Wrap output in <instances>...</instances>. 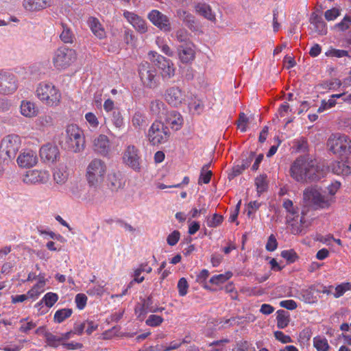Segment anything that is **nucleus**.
Here are the masks:
<instances>
[{
    "instance_id": "f257e3e1",
    "label": "nucleus",
    "mask_w": 351,
    "mask_h": 351,
    "mask_svg": "<svg viewBox=\"0 0 351 351\" xmlns=\"http://www.w3.org/2000/svg\"><path fill=\"white\" fill-rule=\"evenodd\" d=\"M327 173L324 165L318 162L308 156L298 157L290 167V175L298 182L307 183L318 181Z\"/></svg>"
},
{
    "instance_id": "f03ea898",
    "label": "nucleus",
    "mask_w": 351,
    "mask_h": 351,
    "mask_svg": "<svg viewBox=\"0 0 351 351\" xmlns=\"http://www.w3.org/2000/svg\"><path fill=\"white\" fill-rule=\"evenodd\" d=\"M339 187V182L330 184L328 188L329 194H323L313 187L308 188L304 191L303 199L306 205L313 206L315 208H328L331 204L332 196L336 193Z\"/></svg>"
},
{
    "instance_id": "7ed1b4c3",
    "label": "nucleus",
    "mask_w": 351,
    "mask_h": 351,
    "mask_svg": "<svg viewBox=\"0 0 351 351\" xmlns=\"http://www.w3.org/2000/svg\"><path fill=\"white\" fill-rule=\"evenodd\" d=\"M35 94L43 104L50 107L58 106L62 98L60 90L49 82H40L36 86Z\"/></svg>"
},
{
    "instance_id": "20e7f679",
    "label": "nucleus",
    "mask_w": 351,
    "mask_h": 351,
    "mask_svg": "<svg viewBox=\"0 0 351 351\" xmlns=\"http://www.w3.org/2000/svg\"><path fill=\"white\" fill-rule=\"evenodd\" d=\"M107 172L106 162L99 158L93 159L86 169V179L90 186L97 187L104 180Z\"/></svg>"
},
{
    "instance_id": "39448f33",
    "label": "nucleus",
    "mask_w": 351,
    "mask_h": 351,
    "mask_svg": "<svg viewBox=\"0 0 351 351\" xmlns=\"http://www.w3.org/2000/svg\"><path fill=\"white\" fill-rule=\"evenodd\" d=\"M85 140L82 130L76 125H69L66 130L65 149L74 152H80L84 149Z\"/></svg>"
},
{
    "instance_id": "423d86ee",
    "label": "nucleus",
    "mask_w": 351,
    "mask_h": 351,
    "mask_svg": "<svg viewBox=\"0 0 351 351\" xmlns=\"http://www.w3.org/2000/svg\"><path fill=\"white\" fill-rule=\"evenodd\" d=\"M138 75L144 87L149 89L157 88L160 83V77L154 65L148 62H143L138 66Z\"/></svg>"
},
{
    "instance_id": "0eeeda50",
    "label": "nucleus",
    "mask_w": 351,
    "mask_h": 351,
    "mask_svg": "<svg viewBox=\"0 0 351 351\" xmlns=\"http://www.w3.org/2000/svg\"><path fill=\"white\" fill-rule=\"evenodd\" d=\"M327 146L335 154L347 156L351 154V140L345 134H332L328 139Z\"/></svg>"
},
{
    "instance_id": "6e6552de",
    "label": "nucleus",
    "mask_w": 351,
    "mask_h": 351,
    "mask_svg": "<svg viewBox=\"0 0 351 351\" xmlns=\"http://www.w3.org/2000/svg\"><path fill=\"white\" fill-rule=\"evenodd\" d=\"M76 60L75 50L63 46L56 50L53 57V64L57 69L64 70L72 65Z\"/></svg>"
},
{
    "instance_id": "1a4fd4ad",
    "label": "nucleus",
    "mask_w": 351,
    "mask_h": 351,
    "mask_svg": "<svg viewBox=\"0 0 351 351\" xmlns=\"http://www.w3.org/2000/svg\"><path fill=\"white\" fill-rule=\"evenodd\" d=\"M21 144V138L16 134H9L5 136L0 144V156L3 160L14 159Z\"/></svg>"
},
{
    "instance_id": "9d476101",
    "label": "nucleus",
    "mask_w": 351,
    "mask_h": 351,
    "mask_svg": "<svg viewBox=\"0 0 351 351\" xmlns=\"http://www.w3.org/2000/svg\"><path fill=\"white\" fill-rule=\"evenodd\" d=\"M170 134L167 125L160 121H155L148 130L147 137L149 142L156 145L166 143Z\"/></svg>"
},
{
    "instance_id": "9b49d317",
    "label": "nucleus",
    "mask_w": 351,
    "mask_h": 351,
    "mask_svg": "<svg viewBox=\"0 0 351 351\" xmlns=\"http://www.w3.org/2000/svg\"><path fill=\"white\" fill-rule=\"evenodd\" d=\"M123 162L136 172L142 169V160L140 151L134 145H130L123 152Z\"/></svg>"
},
{
    "instance_id": "f8f14e48",
    "label": "nucleus",
    "mask_w": 351,
    "mask_h": 351,
    "mask_svg": "<svg viewBox=\"0 0 351 351\" xmlns=\"http://www.w3.org/2000/svg\"><path fill=\"white\" fill-rule=\"evenodd\" d=\"M164 98L169 105L178 107L185 101V94L180 87L173 86L165 90Z\"/></svg>"
},
{
    "instance_id": "ddd939ff",
    "label": "nucleus",
    "mask_w": 351,
    "mask_h": 351,
    "mask_svg": "<svg viewBox=\"0 0 351 351\" xmlns=\"http://www.w3.org/2000/svg\"><path fill=\"white\" fill-rule=\"evenodd\" d=\"M17 87V79L14 74L0 71V93L11 94Z\"/></svg>"
},
{
    "instance_id": "4468645a",
    "label": "nucleus",
    "mask_w": 351,
    "mask_h": 351,
    "mask_svg": "<svg viewBox=\"0 0 351 351\" xmlns=\"http://www.w3.org/2000/svg\"><path fill=\"white\" fill-rule=\"evenodd\" d=\"M148 19L155 26L165 32H169L172 29L169 19L158 10H152L148 14Z\"/></svg>"
},
{
    "instance_id": "2eb2a0df",
    "label": "nucleus",
    "mask_w": 351,
    "mask_h": 351,
    "mask_svg": "<svg viewBox=\"0 0 351 351\" xmlns=\"http://www.w3.org/2000/svg\"><path fill=\"white\" fill-rule=\"evenodd\" d=\"M49 174L46 171L30 170L23 178V182L28 184L45 183L49 179Z\"/></svg>"
},
{
    "instance_id": "dca6fc26",
    "label": "nucleus",
    "mask_w": 351,
    "mask_h": 351,
    "mask_svg": "<svg viewBox=\"0 0 351 351\" xmlns=\"http://www.w3.org/2000/svg\"><path fill=\"white\" fill-rule=\"evenodd\" d=\"M193 43L186 45H180L178 47V53L180 60L184 64L191 63L195 58V52Z\"/></svg>"
},
{
    "instance_id": "f3484780",
    "label": "nucleus",
    "mask_w": 351,
    "mask_h": 351,
    "mask_svg": "<svg viewBox=\"0 0 351 351\" xmlns=\"http://www.w3.org/2000/svg\"><path fill=\"white\" fill-rule=\"evenodd\" d=\"M38 162V157L35 152L26 149L21 152L17 158V163L23 168H29L34 166Z\"/></svg>"
},
{
    "instance_id": "a211bd4d",
    "label": "nucleus",
    "mask_w": 351,
    "mask_h": 351,
    "mask_svg": "<svg viewBox=\"0 0 351 351\" xmlns=\"http://www.w3.org/2000/svg\"><path fill=\"white\" fill-rule=\"evenodd\" d=\"M123 16L139 33L144 34L147 31L146 22L141 17L128 11H125Z\"/></svg>"
},
{
    "instance_id": "6ab92c4d",
    "label": "nucleus",
    "mask_w": 351,
    "mask_h": 351,
    "mask_svg": "<svg viewBox=\"0 0 351 351\" xmlns=\"http://www.w3.org/2000/svg\"><path fill=\"white\" fill-rule=\"evenodd\" d=\"M311 29L319 35H326L327 34L326 23L324 21L322 16L313 12L310 17Z\"/></svg>"
},
{
    "instance_id": "aec40b11",
    "label": "nucleus",
    "mask_w": 351,
    "mask_h": 351,
    "mask_svg": "<svg viewBox=\"0 0 351 351\" xmlns=\"http://www.w3.org/2000/svg\"><path fill=\"white\" fill-rule=\"evenodd\" d=\"M94 150L102 156H106L110 150V141L104 134L99 135L93 141Z\"/></svg>"
},
{
    "instance_id": "412c9836",
    "label": "nucleus",
    "mask_w": 351,
    "mask_h": 351,
    "mask_svg": "<svg viewBox=\"0 0 351 351\" xmlns=\"http://www.w3.org/2000/svg\"><path fill=\"white\" fill-rule=\"evenodd\" d=\"M176 16L183 21L185 25L191 31H197L198 25L195 20V17L186 10L178 9L176 11Z\"/></svg>"
},
{
    "instance_id": "4be33fe9",
    "label": "nucleus",
    "mask_w": 351,
    "mask_h": 351,
    "mask_svg": "<svg viewBox=\"0 0 351 351\" xmlns=\"http://www.w3.org/2000/svg\"><path fill=\"white\" fill-rule=\"evenodd\" d=\"M165 123L170 125L172 130L177 131L183 125V118L178 112L172 110L167 112Z\"/></svg>"
},
{
    "instance_id": "5701e85b",
    "label": "nucleus",
    "mask_w": 351,
    "mask_h": 351,
    "mask_svg": "<svg viewBox=\"0 0 351 351\" xmlns=\"http://www.w3.org/2000/svg\"><path fill=\"white\" fill-rule=\"evenodd\" d=\"M87 23L93 34L99 39L101 40L106 37V32L99 21L93 16L88 18Z\"/></svg>"
},
{
    "instance_id": "b1692460",
    "label": "nucleus",
    "mask_w": 351,
    "mask_h": 351,
    "mask_svg": "<svg viewBox=\"0 0 351 351\" xmlns=\"http://www.w3.org/2000/svg\"><path fill=\"white\" fill-rule=\"evenodd\" d=\"M60 26L61 32L59 37L61 41L65 44L73 43L75 40V36L69 25L61 21Z\"/></svg>"
},
{
    "instance_id": "393cba45",
    "label": "nucleus",
    "mask_w": 351,
    "mask_h": 351,
    "mask_svg": "<svg viewBox=\"0 0 351 351\" xmlns=\"http://www.w3.org/2000/svg\"><path fill=\"white\" fill-rule=\"evenodd\" d=\"M58 154V150L57 147L50 145H43L40 149L41 159L47 162H54Z\"/></svg>"
},
{
    "instance_id": "a878e982",
    "label": "nucleus",
    "mask_w": 351,
    "mask_h": 351,
    "mask_svg": "<svg viewBox=\"0 0 351 351\" xmlns=\"http://www.w3.org/2000/svg\"><path fill=\"white\" fill-rule=\"evenodd\" d=\"M151 61H152L158 68L162 71L167 67V64H169L172 61L165 57L158 54L156 51H150L149 53Z\"/></svg>"
},
{
    "instance_id": "bb28decb",
    "label": "nucleus",
    "mask_w": 351,
    "mask_h": 351,
    "mask_svg": "<svg viewBox=\"0 0 351 351\" xmlns=\"http://www.w3.org/2000/svg\"><path fill=\"white\" fill-rule=\"evenodd\" d=\"M303 217H300L298 221V215L296 218L293 216L292 218L290 217H287V223L291 226V232L293 234H302L303 232Z\"/></svg>"
},
{
    "instance_id": "cd10ccee",
    "label": "nucleus",
    "mask_w": 351,
    "mask_h": 351,
    "mask_svg": "<svg viewBox=\"0 0 351 351\" xmlns=\"http://www.w3.org/2000/svg\"><path fill=\"white\" fill-rule=\"evenodd\" d=\"M132 123L136 129H143L147 124L146 114L141 110L135 111L132 117Z\"/></svg>"
},
{
    "instance_id": "c85d7f7f",
    "label": "nucleus",
    "mask_w": 351,
    "mask_h": 351,
    "mask_svg": "<svg viewBox=\"0 0 351 351\" xmlns=\"http://www.w3.org/2000/svg\"><path fill=\"white\" fill-rule=\"evenodd\" d=\"M69 173L65 165H60L53 171L54 181L58 184H64L68 179Z\"/></svg>"
},
{
    "instance_id": "c756f323",
    "label": "nucleus",
    "mask_w": 351,
    "mask_h": 351,
    "mask_svg": "<svg viewBox=\"0 0 351 351\" xmlns=\"http://www.w3.org/2000/svg\"><path fill=\"white\" fill-rule=\"evenodd\" d=\"M163 310H165L164 307L158 308L156 305L153 304L152 297L149 295L146 299L143 300L141 313L146 314L149 312H162Z\"/></svg>"
},
{
    "instance_id": "7c9ffc66",
    "label": "nucleus",
    "mask_w": 351,
    "mask_h": 351,
    "mask_svg": "<svg viewBox=\"0 0 351 351\" xmlns=\"http://www.w3.org/2000/svg\"><path fill=\"white\" fill-rule=\"evenodd\" d=\"M21 112L26 117H34L37 115L38 109L34 103L23 101L21 104Z\"/></svg>"
},
{
    "instance_id": "2f4dec72",
    "label": "nucleus",
    "mask_w": 351,
    "mask_h": 351,
    "mask_svg": "<svg viewBox=\"0 0 351 351\" xmlns=\"http://www.w3.org/2000/svg\"><path fill=\"white\" fill-rule=\"evenodd\" d=\"M196 12L206 19L213 21L215 19V14L213 13L212 10L208 4L204 2H199L195 5Z\"/></svg>"
},
{
    "instance_id": "473e14b6",
    "label": "nucleus",
    "mask_w": 351,
    "mask_h": 351,
    "mask_svg": "<svg viewBox=\"0 0 351 351\" xmlns=\"http://www.w3.org/2000/svg\"><path fill=\"white\" fill-rule=\"evenodd\" d=\"M108 184L112 191H117L123 186L121 173L111 172L108 176Z\"/></svg>"
},
{
    "instance_id": "72a5a7b5",
    "label": "nucleus",
    "mask_w": 351,
    "mask_h": 351,
    "mask_svg": "<svg viewBox=\"0 0 351 351\" xmlns=\"http://www.w3.org/2000/svg\"><path fill=\"white\" fill-rule=\"evenodd\" d=\"M45 286V280L44 276L40 278L39 281L37 284L33 286V287L29 290L27 293L29 298L35 300L44 291V287Z\"/></svg>"
},
{
    "instance_id": "f704fd0d",
    "label": "nucleus",
    "mask_w": 351,
    "mask_h": 351,
    "mask_svg": "<svg viewBox=\"0 0 351 351\" xmlns=\"http://www.w3.org/2000/svg\"><path fill=\"white\" fill-rule=\"evenodd\" d=\"M166 105L159 99H156L150 103L149 109L153 114L160 117L166 114Z\"/></svg>"
},
{
    "instance_id": "c9c22d12",
    "label": "nucleus",
    "mask_w": 351,
    "mask_h": 351,
    "mask_svg": "<svg viewBox=\"0 0 351 351\" xmlns=\"http://www.w3.org/2000/svg\"><path fill=\"white\" fill-rule=\"evenodd\" d=\"M23 8L29 12H37L48 6L47 1H23Z\"/></svg>"
},
{
    "instance_id": "e433bc0d",
    "label": "nucleus",
    "mask_w": 351,
    "mask_h": 351,
    "mask_svg": "<svg viewBox=\"0 0 351 351\" xmlns=\"http://www.w3.org/2000/svg\"><path fill=\"white\" fill-rule=\"evenodd\" d=\"M277 326L282 329L287 327L290 322L289 314L285 310H278L277 311Z\"/></svg>"
},
{
    "instance_id": "4c0bfd02",
    "label": "nucleus",
    "mask_w": 351,
    "mask_h": 351,
    "mask_svg": "<svg viewBox=\"0 0 351 351\" xmlns=\"http://www.w3.org/2000/svg\"><path fill=\"white\" fill-rule=\"evenodd\" d=\"M255 185L256 186V191L258 196L263 193L265 192L268 189V183L267 181L266 175H260L255 179Z\"/></svg>"
},
{
    "instance_id": "58836bf2",
    "label": "nucleus",
    "mask_w": 351,
    "mask_h": 351,
    "mask_svg": "<svg viewBox=\"0 0 351 351\" xmlns=\"http://www.w3.org/2000/svg\"><path fill=\"white\" fill-rule=\"evenodd\" d=\"M73 313L71 308H62L58 310L53 316L54 322L58 324L63 322L66 319L70 317Z\"/></svg>"
},
{
    "instance_id": "ea45409f",
    "label": "nucleus",
    "mask_w": 351,
    "mask_h": 351,
    "mask_svg": "<svg viewBox=\"0 0 351 351\" xmlns=\"http://www.w3.org/2000/svg\"><path fill=\"white\" fill-rule=\"evenodd\" d=\"M300 299L308 304H313L317 301V297L314 295L312 288L303 289L300 291Z\"/></svg>"
},
{
    "instance_id": "a19ab883",
    "label": "nucleus",
    "mask_w": 351,
    "mask_h": 351,
    "mask_svg": "<svg viewBox=\"0 0 351 351\" xmlns=\"http://www.w3.org/2000/svg\"><path fill=\"white\" fill-rule=\"evenodd\" d=\"M210 164H207L203 166L201 169V173L198 180V184H201L202 183L208 184L210 182L211 176L213 175L212 171L208 170Z\"/></svg>"
},
{
    "instance_id": "79ce46f5",
    "label": "nucleus",
    "mask_w": 351,
    "mask_h": 351,
    "mask_svg": "<svg viewBox=\"0 0 351 351\" xmlns=\"http://www.w3.org/2000/svg\"><path fill=\"white\" fill-rule=\"evenodd\" d=\"M53 117L49 114H45L40 116L36 121V125L42 128L49 127L53 125Z\"/></svg>"
},
{
    "instance_id": "37998d69",
    "label": "nucleus",
    "mask_w": 351,
    "mask_h": 351,
    "mask_svg": "<svg viewBox=\"0 0 351 351\" xmlns=\"http://www.w3.org/2000/svg\"><path fill=\"white\" fill-rule=\"evenodd\" d=\"M46 343L47 345L52 348H58L60 344H62L60 336L55 335L51 332L45 333Z\"/></svg>"
},
{
    "instance_id": "c03bdc74",
    "label": "nucleus",
    "mask_w": 351,
    "mask_h": 351,
    "mask_svg": "<svg viewBox=\"0 0 351 351\" xmlns=\"http://www.w3.org/2000/svg\"><path fill=\"white\" fill-rule=\"evenodd\" d=\"M313 344L317 351H328L330 348L327 339L320 337L313 339Z\"/></svg>"
},
{
    "instance_id": "a18cd8bd",
    "label": "nucleus",
    "mask_w": 351,
    "mask_h": 351,
    "mask_svg": "<svg viewBox=\"0 0 351 351\" xmlns=\"http://www.w3.org/2000/svg\"><path fill=\"white\" fill-rule=\"evenodd\" d=\"M232 351H256V349L247 341L241 340L236 343Z\"/></svg>"
},
{
    "instance_id": "49530a36",
    "label": "nucleus",
    "mask_w": 351,
    "mask_h": 351,
    "mask_svg": "<svg viewBox=\"0 0 351 351\" xmlns=\"http://www.w3.org/2000/svg\"><path fill=\"white\" fill-rule=\"evenodd\" d=\"M232 276V272L228 271L223 274L213 276L210 279V282L213 285H219L229 280Z\"/></svg>"
},
{
    "instance_id": "de8ad7c7",
    "label": "nucleus",
    "mask_w": 351,
    "mask_h": 351,
    "mask_svg": "<svg viewBox=\"0 0 351 351\" xmlns=\"http://www.w3.org/2000/svg\"><path fill=\"white\" fill-rule=\"evenodd\" d=\"M59 297L57 293L53 292L47 293L43 298L44 304L49 308L52 307L58 301Z\"/></svg>"
},
{
    "instance_id": "09e8293b",
    "label": "nucleus",
    "mask_w": 351,
    "mask_h": 351,
    "mask_svg": "<svg viewBox=\"0 0 351 351\" xmlns=\"http://www.w3.org/2000/svg\"><path fill=\"white\" fill-rule=\"evenodd\" d=\"M111 120L113 125L117 128H121L124 124L122 114L118 109L112 111Z\"/></svg>"
},
{
    "instance_id": "8fccbe9b",
    "label": "nucleus",
    "mask_w": 351,
    "mask_h": 351,
    "mask_svg": "<svg viewBox=\"0 0 351 351\" xmlns=\"http://www.w3.org/2000/svg\"><path fill=\"white\" fill-rule=\"evenodd\" d=\"M351 290V284L349 282L342 283L335 287L333 295L335 298L342 296L346 291Z\"/></svg>"
},
{
    "instance_id": "3c124183",
    "label": "nucleus",
    "mask_w": 351,
    "mask_h": 351,
    "mask_svg": "<svg viewBox=\"0 0 351 351\" xmlns=\"http://www.w3.org/2000/svg\"><path fill=\"white\" fill-rule=\"evenodd\" d=\"M176 37L178 42L182 43V45L192 43L189 39V34L185 29H178L176 33Z\"/></svg>"
},
{
    "instance_id": "603ef678",
    "label": "nucleus",
    "mask_w": 351,
    "mask_h": 351,
    "mask_svg": "<svg viewBox=\"0 0 351 351\" xmlns=\"http://www.w3.org/2000/svg\"><path fill=\"white\" fill-rule=\"evenodd\" d=\"M175 75V68L171 62L169 64H167V67L161 71V75L163 80H169Z\"/></svg>"
},
{
    "instance_id": "864d4df0",
    "label": "nucleus",
    "mask_w": 351,
    "mask_h": 351,
    "mask_svg": "<svg viewBox=\"0 0 351 351\" xmlns=\"http://www.w3.org/2000/svg\"><path fill=\"white\" fill-rule=\"evenodd\" d=\"M280 255L289 263H294L298 258L296 252L293 250H283Z\"/></svg>"
},
{
    "instance_id": "5fc2aeb1",
    "label": "nucleus",
    "mask_w": 351,
    "mask_h": 351,
    "mask_svg": "<svg viewBox=\"0 0 351 351\" xmlns=\"http://www.w3.org/2000/svg\"><path fill=\"white\" fill-rule=\"evenodd\" d=\"M163 318L161 316L156 315H151L147 319L145 323L147 326L156 327L160 326L162 322Z\"/></svg>"
},
{
    "instance_id": "6e6d98bb",
    "label": "nucleus",
    "mask_w": 351,
    "mask_h": 351,
    "mask_svg": "<svg viewBox=\"0 0 351 351\" xmlns=\"http://www.w3.org/2000/svg\"><path fill=\"white\" fill-rule=\"evenodd\" d=\"M178 293L180 296H184L188 293L189 284L185 278H181L178 282Z\"/></svg>"
},
{
    "instance_id": "4d7b16f0",
    "label": "nucleus",
    "mask_w": 351,
    "mask_h": 351,
    "mask_svg": "<svg viewBox=\"0 0 351 351\" xmlns=\"http://www.w3.org/2000/svg\"><path fill=\"white\" fill-rule=\"evenodd\" d=\"M223 221V217L217 213L214 214L211 218L207 219V225L210 228L219 226Z\"/></svg>"
},
{
    "instance_id": "13d9d810",
    "label": "nucleus",
    "mask_w": 351,
    "mask_h": 351,
    "mask_svg": "<svg viewBox=\"0 0 351 351\" xmlns=\"http://www.w3.org/2000/svg\"><path fill=\"white\" fill-rule=\"evenodd\" d=\"M87 296L84 293H78L75 295V302L78 309L82 310L86 305Z\"/></svg>"
},
{
    "instance_id": "bf43d9fd",
    "label": "nucleus",
    "mask_w": 351,
    "mask_h": 351,
    "mask_svg": "<svg viewBox=\"0 0 351 351\" xmlns=\"http://www.w3.org/2000/svg\"><path fill=\"white\" fill-rule=\"evenodd\" d=\"M337 102L335 99H329L328 101L322 100L320 106L317 109V112L321 113L324 110H328L336 105Z\"/></svg>"
},
{
    "instance_id": "052dcab7",
    "label": "nucleus",
    "mask_w": 351,
    "mask_h": 351,
    "mask_svg": "<svg viewBox=\"0 0 351 351\" xmlns=\"http://www.w3.org/2000/svg\"><path fill=\"white\" fill-rule=\"evenodd\" d=\"M25 320L26 319H22L20 320L21 325L19 328V331L24 333H28L29 330H32L36 326V324L32 321L25 323Z\"/></svg>"
},
{
    "instance_id": "680f3d73",
    "label": "nucleus",
    "mask_w": 351,
    "mask_h": 351,
    "mask_svg": "<svg viewBox=\"0 0 351 351\" xmlns=\"http://www.w3.org/2000/svg\"><path fill=\"white\" fill-rule=\"evenodd\" d=\"M351 26V16L346 15L341 21L335 25V27L341 31H346Z\"/></svg>"
},
{
    "instance_id": "e2e57ef3",
    "label": "nucleus",
    "mask_w": 351,
    "mask_h": 351,
    "mask_svg": "<svg viewBox=\"0 0 351 351\" xmlns=\"http://www.w3.org/2000/svg\"><path fill=\"white\" fill-rule=\"evenodd\" d=\"M333 171L337 174H348L351 172L350 168L344 163L337 162L333 167Z\"/></svg>"
},
{
    "instance_id": "0e129e2a",
    "label": "nucleus",
    "mask_w": 351,
    "mask_h": 351,
    "mask_svg": "<svg viewBox=\"0 0 351 351\" xmlns=\"http://www.w3.org/2000/svg\"><path fill=\"white\" fill-rule=\"evenodd\" d=\"M248 118L243 112L239 114L237 127L241 130L242 132H244L247 130V124L248 123Z\"/></svg>"
},
{
    "instance_id": "69168bd1",
    "label": "nucleus",
    "mask_w": 351,
    "mask_h": 351,
    "mask_svg": "<svg viewBox=\"0 0 351 351\" xmlns=\"http://www.w3.org/2000/svg\"><path fill=\"white\" fill-rule=\"evenodd\" d=\"M85 119L90 127L93 129H96L99 125V121L95 114L93 112H87L85 114Z\"/></svg>"
},
{
    "instance_id": "338daca9",
    "label": "nucleus",
    "mask_w": 351,
    "mask_h": 351,
    "mask_svg": "<svg viewBox=\"0 0 351 351\" xmlns=\"http://www.w3.org/2000/svg\"><path fill=\"white\" fill-rule=\"evenodd\" d=\"M340 15V10L336 8L328 10L324 13L325 19L330 21L337 19Z\"/></svg>"
},
{
    "instance_id": "774afa93",
    "label": "nucleus",
    "mask_w": 351,
    "mask_h": 351,
    "mask_svg": "<svg viewBox=\"0 0 351 351\" xmlns=\"http://www.w3.org/2000/svg\"><path fill=\"white\" fill-rule=\"evenodd\" d=\"M180 233L178 230H174L167 238V243L171 245H175L179 241Z\"/></svg>"
}]
</instances>
